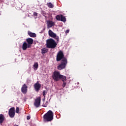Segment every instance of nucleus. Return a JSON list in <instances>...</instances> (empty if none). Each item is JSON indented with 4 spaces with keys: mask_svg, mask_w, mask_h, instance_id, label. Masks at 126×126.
Here are the masks:
<instances>
[{
    "mask_svg": "<svg viewBox=\"0 0 126 126\" xmlns=\"http://www.w3.org/2000/svg\"><path fill=\"white\" fill-rule=\"evenodd\" d=\"M46 47L50 49H55L57 47V42L52 38L46 40Z\"/></svg>",
    "mask_w": 126,
    "mask_h": 126,
    "instance_id": "nucleus-1",
    "label": "nucleus"
},
{
    "mask_svg": "<svg viewBox=\"0 0 126 126\" xmlns=\"http://www.w3.org/2000/svg\"><path fill=\"white\" fill-rule=\"evenodd\" d=\"M43 118L46 122H51V121H53L54 119L53 111L51 110L48 111V112L44 115Z\"/></svg>",
    "mask_w": 126,
    "mask_h": 126,
    "instance_id": "nucleus-2",
    "label": "nucleus"
},
{
    "mask_svg": "<svg viewBox=\"0 0 126 126\" xmlns=\"http://www.w3.org/2000/svg\"><path fill=\"white\" fill-rule=\"evenodd\" d=\"M67 64V60L65 58H63L61 61V64L58 66V69H59V70H62V69H63V68H65V66H66Z\"/></svg>",
    "mask_w": 126,
    "mask_h": 126,
    "instance_id": "nucleus-3",
    "label": "nucleus"
},
{
    "mask_svg": "<svg viewBox=\"0 0 126 126\" xmlns=\"http://www.w3.org/2000/svg\"><path fill=\"white\" fill-rule=\"evenodd\" d=\"M61 75L60 72L55 71L53 72L52 78L55 80V81H59V80L61 79Z\"/></svg>",
    "mask_w": 126,
    "mask_h": 126,
    "instance_id": "nucleus-4",
    "label": "nucleus"
},
{
    "mask_svg": "<svg viewBox=\"0 0 126 126\" xmlns=\"http://www.w3.org/2000/svg\"><path fill=\"white\" fill-rule=\"evenodd\" d=\"M48 35L50 37H51V38H54V39H56V40H57V41H59V36H57L56 33L53 32L52 30H49Z\"/></svg>",
    "mask_w": 126,
    "mask_h": 126,
    "instance_id": "nucleus-5",
    "label": "nucleus"
},
{
    "mask_svg": "<svg viewBox=\"0 0 126 126\" xmlns=\"http://www.w3.org/2000/svg\"><path fill=\"white\" fill-rule=\"evenodd\" d=\"M8 115L10 118H14V116H15V108L14 107H12L9 109Z\"/></svg>",
    "mask_w": 126,
    "mask_h": 126,
    "instance_id": "nucleus-6",
    "label": "nucleus"
},
{
    "mask_svg": "<svg viewBox=\"0 0 126 126\" xmlns=\"http://www.w3.org/2000/svg\"><path fill=\"white\" fill-rule=\"evenodd\" d=\"M64 55H63V51H60L58 52L57 56V62H60V61H61V60L63 59H65L64 58H63Z\"/></svg>",
    "mask_w": 126,
    "mask_h": 126,
    "instance_id": "nucleus-7",
    "label": "nucleus"
},
{
    "mask_svg": "<svg viewBox=\"0 0 126 126\" xmlns=\"http://www.w3.org/2000/svg\"><path fill=\"white\" fill-rule=\"evenodd\" d=\"M41 103V97H37L34 101V105L36 108H38L40 106V104Z\"/></svg>",
    "mask_w": 126,
    "mask_h": 126,
    "instance_id": "nucleus-8",
    "label": "nucleus"
},
{
    "mask_svg": "<svg viewBox=\"0 0 126 126\" xmlns=\"http://www.w3.org/2000/svg\"><path fill=\"white\" fill-rule=\"evenodd\" d=\"M27 86L25 84H24L21 89V91L23 94H26L27 93Z\"/></svg>",
    "mask_w": 126,
    "mask_h": 126,
    "instance_id": "nucleus-9",
    "label": "nucleus"
},
{
    "mask_svg": "<svg viewBox=\"0 0 126 126\" xmlns=\"http://www.w3.org/2000/svg\"><path fill=\"white\" fill-rule=\"evenodd\" d=\"M26 41L28 43V45H29V47H31V46L32 45V44H33L34 40L31 38H29L26 39Z\"/></svg>",
    "mask_w": 126,
    "mask_h": 126,
    "instance_id": "nucleus-10",
    "label": "nucleus"
},
{
    "mask_svg": "<svg viewBox=\"0 0 126 126\" xmlns=\"http://www.w3.org/2000/svg\"><path fill=\"white\" fill-rule=\"evenodd\" d=\"M53 26H55V22L52 21H47V28H51Z\"/></svg>",
    "mask_w": 126,
    "mask_h": 126,
    "instance_id": "nucleus-11",
    "label": "nucleus"
},
{
    "mask_svg": "<svg viewBox=\"0 0 126 126\" xmlns=\"http://www.w3.org/2000/svg\"><path fill=\"white\" fill-rule=\"evenodd\" d=\"M27 48H31V47L29 46V44H28L27 43L24 42L22 45L23 50H24V51H25L27 49Z\"/></svg>",
    "mask_w": 126,
    "mask_h": 126,
    "instance_id": "nucleus-12",
    "label": "nucleus"
},
{
    "mask_svg": "<svg viewBox=\"0 0 126 126\" xmlns=\"http://www.w3.org/2000/svg\"><path fill=\"white\" fill-rule=\"evenodd\" d=\"M34 88L36 91H39V90L41 88V85L39 83H36L34 85Z\"/></svg>",
    "mask_w": 126,
    "mask_h": 126,
    "instance_id": "nucleus-13",
    "label": "nucleus"
},
{
    "mask_svg": "<svg viewBox=\"0 0 126 126\" xmlns=\"http://www.w3.org/2000/svg\"><path fill=\"white\" fill-rule=\"evenodd\" d=\"M28 35H29V36H30V37H32V38H35V37L36 36V33L32 32L30 31L28 32Z\"/></svg>",
    "mask_w": 126,
    "mask_h": 126,
    "instance_id": "nucleus-14",
    "label": "nucleus"
},
{
    "mask_svg": "<svg viewBox=\"0 0 126 126\" xmlns=\"http://www.w3.org/2000/svg\"><path fill=\"white\" fill-rule=\"evenodd\" d=\"M4 121V116L3 114H0V124L1 125Z\"/></svg>",
    "mask_w": 126,
    "mask_h": 126,
    "instance_id": "nucleus-15",
    "label": "nucleus"
},
{
    "mask_svg": "<svg viewBox=\"0 0 126 126\" xmlns=\"http://www.w3.org/2000/svg\"><path fill=\"white\" fill-rule=\"evenodd\" d=\"M60 79H62V81H63V82H64V81H66V77H65V76L61 75L60 76Z\"/></svg>",
    "mask_w": 126,
    "mask_h": 126,
    "instance_id": "nucleus-16",
    "label": "nucleus"
},
{
    "mask_svg": "<svg viewBox=\"0 0 126 126\" xmlns=\"http://www.w3.org/2000/svg\"><path fill=\"white\" fill-rule=\"evenodd\" d=\"M61 21H63V22H65L66 21V19H65V17L61 15Z\"/></svg>",
    "mask_w": 126,
    "mask_h": 126,
    "instance_id": "nucleus-17",
    "label": "nucleus"
},
{
    "mask_svg": "<svg viewBox=\"0 0 126 126\" xmlns=\"http://www.w3.org/2000/svg\"><path fill=\"white\" fill-rule=\"evenodd\" d=\"M38 66H39V64H38V63H34L33 64V67L34 70H36L37 69V68H38Z\"/></svg>",
    "mask_w": 126,
    "mask_h": 126,
    "instance_id": "nucleus-18",
    "label": "nucleus"
},
{
    "mask_svg": "<svg viewBox=\"0 0 126 126\" xmlns=\"http://www.w3.org/2000/svg\"><path fill=\"white\" fill-rule=\"evenodd\" d=\"M47 5H48V7H49V8H53V7H54V4H53L51 2L48 3Z\"/></svg>",
    "mask_w": 126,
    "mask_h": 126,
    "instance_id": "nucleus-19",
    "label": "nucleus"
},
{
    "mask_svg": "<svg viewBox=\"0 0 126 126\" xmlns=\"http://www.w3.org/2000/svg\"><path fill=\"white\" fill-rule=\"evenodd\" d=\"M48 52V49L46 48H43L42 49L41 53L42 54H46Z\"/></svg>",
    "mask_w": 126,
    "mask_h": 126,
    "instance_id": "nucleus-20",
    "label": "nucleus"
},
{
    "mask_svg": "<svg viewBox=\"0 0 126 126\" xmlns=\"http://www.w3.org/2000/svg\"><path fill=\"white\" fill-rule=\"evenodd\" d=\"M56 18L57 20L60 21V20H61V18H62V15L56 16Z\"/></svg>",
    "mask_w": 126,
    "mask_h": 126,
    "instance_id": "nucleus-21",
    "label": "nucleus"
},
{
    "mask_svg": "<svg viewBox=\"0 0 126 126\" xmlns=\"http://www.w3.org/2000/svg\"><path fill=\"white\" fill-rule=\"evenodd\" d=\"M16 113L19 114V107H17L16 109Z\"/></svg>",
    "mask_w": 126,
    "mask_h": 126,
    "instance_id": "nucleus-22",
    "label": "nucleus"
},
{
    "mask_svg": "<svg viewBox=\"0 0 126 126\" xmlns=\"http://www.w3.org/2000/svg\"><path fill=\"white\" fill-rule=\"evenodd\" d=\"M65 85H66V83L64 82L63 85V87H65Z\"/></svg>",
    "mask_w": 126,
    "mask_h": 126,
    "instance_id": "nucleus-23",
    "label": "nucleus"
},
{
    "mask_svg": "<svg viewBox=\"0 0 126 126\" xmlns=\"http://www.w3.org/2000/svg\"><path fill=\"white\" fill-rule=\"evenodd\" d=\"M46 93H46V91H43V96H45V95H46Z\"/></svg>",
    "mask_w": 126,
    "mask_h": 126,
    "instance_id": "nucleus-24",
    "label": "nucleus"
},
{
    "mask_svg": "<svg viewBox=\"0 0 126 126\" xmlns=\"http://www.w3.org/2000/svg\"><path fill=\"white\" fill-rule=\"evenodd\" d=\"M33 15H34V16H37V13L34 12V13H33Z\"/></svg>",
    "mask_w": 126,
    "mask_h": 126,
    "instance_id": "nucleus-25",
    "label": "nucleus"
},
{
    "mask_svg": "<svg viewBox=\"0 0 126 126\" xmlns=\"http://www.w3.org/2000/svg\"><path fill=\"white\" fill-rule=\"evenodd\" d=\"M65 33H69V30L66 31Z\"/></svg>",
    "mask_w": 126,
    "mask_h": 126,
    "instance_id": "nucleus-26",
    "label": "nucleus"
},
{
    "mask_svg": "<svg viewBox=\"0 0 126 126\" xmlns=\"http://www.w3.org/2000/svg\"><path fill=\"white\" fill-rule=\"evenodd\" d=\"M27 120H30V116H27Z\"/></svg>",
    "mask_w": 126,
    "mask_h": 126,
    "instance_id": "nucleus-27",
    "label": "nucleus"
}]
</instances>
